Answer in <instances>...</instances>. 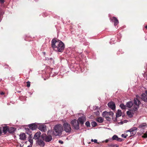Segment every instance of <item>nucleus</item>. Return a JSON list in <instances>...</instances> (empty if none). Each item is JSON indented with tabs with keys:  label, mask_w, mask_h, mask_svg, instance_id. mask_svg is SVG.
<instances>
[{
	"label": "nucleus",
	"mask_w": 147,
	"mask_h": 147,
	"mask_svg": "<svg viewBox=\"0 0 147 147\" xmlns=\"http://www.w3.org/2000/svg\"><path fill=\"white\" fill-rule=\"evenodd\" d=\"M51 46L54 50L59 52H62L65 48L64 44L61 41L55 39L52 40Z\"/></svg>",
	"instance_id": "nucleus-1"
},
{
	"label": "nucleus",
	"mask_w": 147,
	"mask_h": 147,
	"mask_svg": "<svg viewBox=\"0 0 147 147\" xmlns=\"http://www.w3.org/2000/svg\"><path fill=\"white\" fill-rule=\"evenodd\" d=\"M136 96L137 98H134V104L131 101H129L127 102L126 105V107L129 108L133 106V109L135 111L138 109L139 107V105L140 103V101L138 99L139 96L136 95Z\"/></svg>",
	"instance_id": "nucleus-2"
},
{
	"label": "nucleus",
	"mask_w": 147,
	"mask_h": 147,
	"mask_svg": "<svg viewBox=\"0 0 147 147\" xmlns=\"http://www.w3.org/2000/svg\"><path fill=\"white\" fill-rule=\"evenodd\" d=\"M63 130V127L60 124L56 125L54 127V131L52 132L53 134L56 136L60 134Z\"/></svg>",
	"instance_id": "nucleus-3"
},
{
	"label": "nucleus",
	"mask_w": 147,
	"mask_h": 147,
	"mask_svg": "<svg viewBox=\"0 0 147 147\" xmlns=\"http://www.w3.org/2000/svg\"><path fill=\"white\" fill-rule=\"evenodd\" d=\"M47 134L48 136H47L45 134H42V137L43 140L46 142H49L51 141L52 139L51 135L53 134L52 133V131L49 130L47 132Z\"/></svg>",
	"instance_id": "nucleus-4"
},
{
	"label": "nucleus",
	"mask_w": 147,
	"mask_h": 147,
	"mask_svg": "<svg viewBox=\"0 0 147 147\" xmlns=\"http://www.w3.org/2000/svg\"><path fill=\"white\" fill-rule=\"evenodd\" d=\"M71 123L74 129L77 130L79 129V123L78 121L76 119L72 120L71 122Z\"/></svg>",
	"instance_id": "nucleus-5"
},
{
	"label": "nucleus",
	"mask_w": 147,
	"mask_h": 147,
	"mask_svg": "<svg viewBox=\"0 0 147 147\" xmlns=\"http://www.w3.org/2000/svg\"><path fill=\"white\" fill-rule=\"evenodd\" d=\"M64 130L67 133H70L71 131V128L70 124L67 122H65L63 124Z\"/></svg>",
	"instance_id": "nucleus-6"
},
{
	"label": "nucleus",
	"mask_w": 147,
	"mask_h": 147,
	"mask_svg": "<svg viewBox=\"0 0 147 147\" xmlns=\"http://www.w3.org/2000/svg\"><path fill=\"white\" fill-rule=\"evenodd\" d=\"M113 115V113L112 112H107L105 111L103 112L102 113V115L103 117L105 118H107L109 117V116H112Z\"/></svg>",
	"instance_id": "nucleus-7"
},
{
	"label": "nucleus",
	"mask_w": 147,
	"mask_h": 147,
	"mask_svg": "<svg viewBox=\"0 0 147 147\" xmlns=\"http://www.w3.org/2000/svg\"><path fill=\"white\" fill-rule=\"evenodd\" d=\"M108 105L109 107L113 110H114L115 109V104L113 102H109L108 104Z\"/></svg>",
	"instance_id": "nucleus-8"
},
{
	"label": "nucleus",
	"mask_w": 147,
	"mask_h": 147,
	"mask_svg": "<svg viewBox=\"0 0 147 147\" xmlns=\"http://www.w3.org/2000/svg\"><path fill=\"white\" fill-rule=\"evenodd\" d=\"M78 121L81 124H83L84 122L86 121L85 116H83L79 117L78 119Z\"/></svg>",
	"instance_id": "nucleus-9"
},
{
	"label": "nucleus",
	"mask_w": 147,
	"mask_h": 147,
	"mask_svg": "<svg viewBox=\"0 0 147 147\" xmlns=\"http://www.w3.org/2000/svg\"><path fill=\"white\" fill-rule=\"evenodd\" d=\"M29 128L32 130H34L37 127V125L35 123H32L28 125Z\"/></svg>",
	"instance_id": "nucleus-10"
},
{
	"label": "nucleus",
	"mask_w": 147,
	"mask_h": 147,
	"mask_svg": "<svg viewBox=\"0 0 147 147\" xmlns=\"http://www.w3.org/2000/svg\"><path fill=\"white\" fill-rule=\"evenodd\" d=\"M39 129L42 131L45 132L46 131V126L45 125H40L39 127Z\"/></svg>",
	"instance_id": "nucleus-11"
},
{
	"label": "nucleus",
	"mask_w": 147,
	"mask_h": 147,
	"mask_svg": "<svg viewBox=\"0 0 147 147\" xmlns=\"http://www.w3.org/2000/svg\"><path fill=\"white\" fill-rule=\"evenodd\" d=\"M111 20L114 23L115 26L117 25L119 23L118 20L117 18L114 17H113L111 19Z\"/></svg>",
	"instance_id": "nucleus-12"
},
{
	"label": "nucleus",
	"mask_w": 147,
	"mask_h": 147,
	"mask_svg": "<svg viewBox=\"0 0 147 147\" xmlns=\"http://www.w3.org/2000/svg\"><path fill=\"white\" fill-rule=\"evenodd\" d=\"M113 140H116L118 141L121 142L122 139L120 138H119L116 135H114L112 137Z\"/></svg>",
	"instance_id": "nucleus-13"
},
{
	"label": "nucleus",
	"mask_w": 147,
	"mask_h": 147,
	"mask_svg": "<svg viewBox=\"0 0 147 147\" xmlns=\"http://www.w3.org/2000/svg\"><path fill=\"white\" fill-rule=\"evenodd\" d=\"M37 144L41 146H44L45 145L44 142L42 140H38L37 142Z\"/></svg>",
	"instance_id": "nucleus-14"
},
{
	"label": "nucleus",
	"mask_w": 147,
	"mask_h": 147,
	"mask_svg": "<svg viewBox=\"0 0 147 147\" xmlns=\"http://www.w3.org/2000/svg\"><path fill=\"white\" fill-rule=\"evenodd\" d=\"M40 134L41 133L40 131L38 132L35 134L34 136V138L35 140L38 139L39 137L40 136Z\"/></svg>",
	"instance_id": "nucleus-15"
},
{
	"label": "nucleus",
	"mask_w": 147,
	"mask_h": 147,
	"mask_svg": "<svg viewBox=\"0 0 147 147\" xmlns=\"http://www.w3.org/2000/svg\"><path fill=\"white\" fill-rule=\"evenodd\" d=\"M141 98L144 102H146L147 100V96L144 93H142L141 95Z\"/></svg>",
	"instance_id": "nucleus-16"
},
{
	"label": "nucleus",
	"mask_w": 147,
	"mask_h": 147,
	"mask_svg": "<svg viewBox=\"0 0 147 147\" xmlns=\"http://www.w3.org/2000/svg\"><path fill=\"white\" fill-rule=\"evenodd\" d=\"M26 138V135L24 133L21 134L20 135V139L22 140H24Z\"/></svg>",
	"instance_id": "nucleus-17"
},
{
	"label": "nucleus",
	"mask_w": 147,
	"mask_h": 147,
	"mask_svg": "<svg viewBox=\"0 0 147 147\" xmlns=\"http://www.w3.org/2000/svg\"><path fill=\"white\" fill-rule=\"evenodd\" d=\"M146 127H147V125L145 123H142L140 124L139 126V128H142V129H144Z\"/></svg>",
	"instance_id": "nucleus-18"
},
{
	"label": "nucleus",
	"mask_w": 147,
	"mask_h": 147,
	"mask_svg": "<svg viewBox=\"0 0 147 147\" xmlns=\"http://www.w3.org/2000/svg\"><path fill=\"white\" fill-rule=\"evenodd\" d=\"M122 114V112L121 110H118L117 112L116 113V117H120Z\"/></svg>",
	"instance_id": "nucleus-19"
},
{
	"label": "nucleus",
	"mask_w": 147,
	"mask_h": 147,
	"mask_svg": "<svg viewBox=\"0 0 147 147\" xmlns=\"http://www.w3.org/2000/svg\"><path fill=\"white\" fill-rule=\"evenodd\" d=\"M15 130V128L13 127H10L8 129V132L11 133L13 132Z\"/></svg>",
	"instance_id": "nucleus-20"
},
{
	"label": "nucleus",
	"mask_w": 147,
	"mask_h": 147,
	"mask_svg": "<svg viewBox=\"0 0 147 147\" xmlns=\"http://www.w3.org/2000/svg\"><path fill=\"white\" fill-rule=\"evenodd\" d=\"M96 120L99 123H102L103 121V119L101 117H99L97 118Z\"/></svg>",
	"instance_id": "nucleus-21"
},
{
	"label": "nucleus",
	"mask_w": 147,
	"mask_h": 147,
	"mask_svg": "<svg viewBox=\"0 0 147 147\" xmlns=\"http://www.w3.org/2000/svg\"><path fill=\"white\" fill-rule=\"evenodd\" d=\"M137 129V127H134L131 128L128 131L129 132L135 131Z\"/></svg>",
	"instance_id": "nucleus-22"
},
{
	"label": "nucleus",
	"mask_w": 147,
	"mask_h": 147,
	"mask_svg": "<svg viewBox=\"0 0 147 147\" xmlns=\"http://www.w3.org/2000/svg\"><path fill=\"white\" fill-rule=\"evenodd\" d=\"M127 113L128 115L130 117H132L133 116L132 113L130 111H127Z\"/></svg>",
	"instance_id": "nucleus-23"
},
{
	"label": "nucleus",
	"mask_w": 147,
	"mask_h": 147,
	"mask_svg": "<svg viewBox=\"0 0 147 147\" xmlns=\"http://www.w3.org/2000/svg\"><path fill=\"white\" fill-rule=\"evenodd\" d=\"M8 128L7 127H4L3 128V131L4 133H6L7 131H8Z\"/></svg>",
	"instance_id": "nucleus-24"
},
{
	"label": "nucleus",
	"mask_w": 147,
	"mask_h": 147,
	"mask_svg": "<svg viewBox=\"0 0 147 147\" xmlns=\"http://www.w3.org/2000/svg\"><path fill=\"white\" fill-rule=\"evenodd\" d=\"M120 107L121 109H126V105L125 106L123 104H121L120 105Z\"/></svg>",
	"instance_id": "nucleus-25"
},
{
	"label": "nucleus",
	"mask_w": 147,
	"mask_h": 147,
	"mask_svg": "<svg viewBox=\"0 0 147 147\" xmlns=\"http://www.w3.org/2000/svg\"><path fill=\"white\" fill-rule=\"evenodd\" d=\"M29 141L30 142V144H32L33 143V139L31 137H29L28 139Z\"/></svg>",
	"instance_id": "nucleus-26"
},
{
	"label": "nucleus",
	"mask_w": 147,
	"mask_h": 147,
	"mask_svg": "<svg viewBox=\"0 0 147 147\" xmlns=\"http://www.w3.org/2000/svg\"><path fill=\"white\" fill-rule=\"evenodd\" d=\"M92 125L93 127H95L96 126L97 123L95 121H92L91 122Z\"/></svg>",
	"instance_id": "nucleus-27"
},
{
	"label": "nucleus",
	"mask_w": 147,
	"mask_h": 147,
	"mask_svg": "<svg viewBox=\"0 0 147 147\" xmlns=\"http://www.w3.org/2000/svg\"><path fill=\"white\" fill-rule=\"evenodd\" d=\"M110 147H119V145L116 144H112L110 145Z\"/></svg>",
	"instance_id": "nucleus-28"
},
{
	"label": "nucleus",
	"mask_w": 147,
	"mask_h": 147,
	"mask_svg": "<svg viewBox=\"0 0 147 147\" xmlns=\"http://www.w3.org/2000/svg\"><path fill=\"white\" fill-rule=\"evenodd\" d=\"M142 137L145 138H147V131H146V133L144 134V135L142 136Z\"/></svg>",
	"instance_id": "nucleus-29"
},
{
	"label": "nucleus",
	"mask_w": 147,
	"mask_h": 147,
	"mask_svg": "<svg viewBox=\"0 0 147 147\" xmlns=\"http://www.w3.org/2000/svg\"><path fill=\"white\" fill-rule=\"evenodd\" d=\"M130 132L131 136H133L134 135L136 134V131H132Z\"/></svg>",
	"instance_id": "nucleus-30"
},
{
	"label": "nucleus",
	"mask_w": 147,
	"mask_h": 147,
	"mask_svg": "<svg viewBox=\"0 0 147 147\" xmlns=\"http://www.w3.org/2000/svg\"><path fill=\"white\" fill-rule=\"evenodd\" d=\"M85 125L88 127H89L90 126V123L88 121L86 122L85 123Z\"/></svg>",
	"instance_id": "nucleus-31"
},
{
	"label": "nucleus",
	"mask_w": 147,
	"mask_h": 147,
	"mask_svg": "<svg viewBox=\"0 0 147 147\" xmlns=\"http://www.w3.org/2000/svg\"><path fill=\"white\" fill-rule=\"evenodd\" d=\"M91 141L92 142H94V143H97V140L96 139H94V140H93V139H92L91 140Z\"/></svg>",
	"instance_id": "nucleus-32"
},
{
	"label": "nucleus",
	"mask_w": 147,
	"mask_h": 147,
	"mask_svg": "<svg viewBox=\"0 0 147 147\" xmlns=\"http://www.w3.org/2000/svg\"><path fill=\"white\" fill-rule=\"evenodd\" d=\"M27 86L28 87H29L30 86V82L29 81L27 82Z\"/></svg>",
	"instance_id": "nucleus-33"
},
{
	"label": "nucleus",
	"mask_w": 147,
	"mask_h": 147,
	"mask_svg": "<svg viewBox=\"0 0 147 147\" xmlns=\"http://www.w3.org/2000/svg\"><path fill=\"white\" fill-rule=\"evenodd\" d=\"M127 136V134H126L125 135V134H122L121 135L122 137L124 138H126V137Z\"/></svg>",
	"instance_id": "nucleus-34"
},
{
	"label": "nucleus",
	"mask_w": 147,
	"mask_h": 147,
	"mask_svg": "<svg viewBox=\"0 0 147 147\" xmlns=\"http://www.w3.org/2000/svg\"><path fill=\"white\" fill-rule=\"evenodd\" d=\"M2 128L0 127V136L1 135V134H2Z\"/></svg>",
	"instance_id": "nucleus-35"
},
{
	"label": "nucleus",
	"mask_w": 147,
	"mask_h": 147,
	"mask_svg": "<svg viewBox=\"0 0 147 147\" xmlns=\"http://www.w3.org/2000/svg\"><path fill=\"white\" fill-rule=\"evenodd\" d=\"M59 143L61 144H63V142L61 140H59Z\"/></svg>",
	"instance_id": "nucleus-36"
},
{
	"label": "nucleus",
	"mask_w": 147,
	"mask_h": 147,
	"mask_svg": "<svg viewBox=\"0 0 147 147\" xmlns=\"http://www.w3.org/2000/svg\"><path fill=\"white\" fill-rule=\"evenodd\" d=\"M4 2V0H0V2L1 3H3Z\"/></svg>",
	"instance_id": "nucleus-37"
},
{
	"label": "nucleus",
	"mask_w": 147,
	"mask_h": 147,
	"mask_svg": "<svg viewBox=\"0 0 147 147\" xmlns=\"http://www.w3.org/2000/svg\"><path fill=\"white\" fill-rule=\"evenodd\" d=\"M1 95H3V94H4V93L3 92H2L1 93Z\"/></svg>",
	"instance_id": "nucleus-38"
},
{
	"label": "nucleus",
	"mask_w": 147,
	"mask_h": 147,
	"mask_svg": "<svg viewBox=\"0 0 147 147\" xmlns=\"http://www.w3.org/2000/svg\"><path fill=\"white\" fill-rule=\"evenodd\" d=\"M145 93L146 94V95H147V90L145 91Z\"/></svg>",
	"instance_id": "nucleus-39"
},
{
	"label": "nucleus",
	"mask_w": 147,
	"mask_h": 147,
	"mask_svg": "<svg viewBox=\"0 0 147 147\" xmlns=\"http://www.w3.org/2000/svg\"><path fill=\"white\" fill-rule=\"evenodd\" d=\"M145 28L147 29V25L145 26Z\"/></svg>",
	"instance_id": "nucleus-40"
},
{
	"label": "nucleus",
	"mask_w": 147,
	"mask_h": 147,
	"mask_svg": "<svg viewBox=\"0 0 147 147\" xmlns=\"http://www.w3.org/2000/svg\"><path fill=\"white\" fill-rule=\"evenodd\" d=\"M108 141V140H106V142Z\"/></svg>",
	"instance_id": "nucleus-41"
},
{
	"label": "nucleus",
	"mask_w": 147,
	"mask_h": 147,
	"mask_svg": "<svg viewBox=\"0 0 147 147\" xmlns=\"http://www.w3.org/2000/svg\"><path fill=\"white\" fill-rule=\"evenodd\" d=\"M28 129V130H29V129H28H28Z\"/></svg>",
	"instance_id": "nucleus-42"
}]
</instances>
